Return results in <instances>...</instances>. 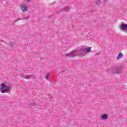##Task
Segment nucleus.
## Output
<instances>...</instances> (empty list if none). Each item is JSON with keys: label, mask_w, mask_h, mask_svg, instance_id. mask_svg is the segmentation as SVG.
Listing matches in <instances>:
<instances>
[{"label": "nucleus", "mask_w": 127, "mask_h": 127, "mask_svg": "<svg viewBox=\"0 0 127 127\" xmlns=\"http://www.w3.org/2000/svg\"><path fill=\"white\" fill-rule=\"evenodd\" d=\"M61 11H63V9H62V10H61Z\"/></svg>", "instance_id": "dca6fc26"}, {"label": "nucleus", "mask_w": 127, "mask_h": 127, "mask_svg": "<svg viewBox=\"0 0 127 127\" xmlns=\"http://www.w3.org/2000/svg\"><path fill=\"white\" fill-rule=\"evenodd\" d=\"M49 78H50V76H49V73H47L46 76V79H47V80H48Z\"/></svg>", "instance_id": "f8f14e48"}, {"label": "nucleus", "mask_w": 127, "mask_h": 127, "mask_svg": "<svg viewBox=\"0 0 127 127\" xmlns=\"http://www.w3.org/2000/svg\"><path fill=\"white\" fill-rule=\"evenodd\" d=\"M124 57V55L122 54V53H119V55L117 56V60H120V59H122Z\"/></svg>", "instance_id": "423d86ee"}, {"label": "nucleus", "mask_w": 127, "mask_h": 127, "mask_svg": "<svg viewBox=\"0 0 127 127\" xmlns=\"http://www.w3.org/2000/svg\"><path fill=\"white\" fill-rule=\"evenodd\" d=\"M64 10L66 12H69V11H70V7H65L64 8Z\"/></svg>", "instance_id": "1a4fd4ad"}, {"label": "nucleus", "mask_w": 127, "mask_h": 127, "mask_svg": "<svg viewBox=\"0 0 127 127\" xmlns=\"http://www.w3.org/2000/svg\"><path fill=\"white\" fill-rule=\"evenodd\" d=\"M120 28L123 31H127V24L125 23L122 24L120 25Z\"/></svg>", "instance_id": "20e7f679"}, {"label": "nucleus", "mask_w": 127, "mask_h": 127, "mask_svg": "<svg viewBox=\"0 0 127 127\" xmlns=\"http://www.w3.org/2000/svg\"><path fill=\"white\" fill-rule=\"evenodd\" d=\"M95 2L96 3H97V4H101V3H102L100 0H96Z\"/></svg>", "instance_id": "9d476101"}, {"label": "nucleus", "mask_w": 127, "mask_h": 127, "mask_svg": "<svg viewBox=\"0 0 127 127\" xmlns=\"http://www.w3.org/2000/svg\"><path fill=\"white\" fill-rule=\"evenodd\" d=\"M10 90V86H7L5 85V84L2 83L1 84V88H0V91L1 93H9Z\"/></svg>", "instance_id": "f03ea898"}, {"label": "nucleus", "mask_w": 127, "mask_h": 127, "mask_svg": "<svg viewBox=\"0 0 127 127\" xmlns=\"http://www.w3.org/2000/svg\"><path fill=\"white\" fill-rule=\"evenodd\" d=\"M29 18V16H28V17H25V18H24V19L27 20V19H28Z\"/></svg>", "instance_id": "ddd939ff"}, {"label": "nucleus", "mask_w": 127, "mask_h": 127, "mask_svg": "<svg viewBox=\"0 0 127 127\" xmlns=\"http://www.w3.org/2000/svg\"><path fill=\"white\" fill-rule=\"evenodd\" d=\"M122 68L121 67H119L118 66H114L113 67V72L115 73H120L121 72Z\"/></svg>", "instance_id": "7ed1b4c3"}, {"label": "nucleus", "mask_w": 127, "mask_h": 127, "mask_svg": "<svg viewBox=\"0 0 127 127\" xmlns=\"http://www.w3.org/2000/svg\"><path fill=\"white\" fill-rule=\"evenodd\" d=\"M27 0V1H29V0Z\"/></svg>", "instance_id": "f3484780"}, {"label": "nucleus", "mask_w": 127, "mask_h": 127, "mask_svg": "<svg viewBox=\"0 0 127 127\" xmlns=\"http://www.w3.org/2000/svg\"><path fill=\"white\" fill-rule=\"evenodd\" d=\"M101 118H102V120H108V115L107 114L103 115L101 116Z\"/></svg>", "instance_id": "6e6552de"}, {"label": "nucleus", "mask_w": 127, "mask_h": 127, "mask_svg": "<svg viewBox=\"0 0 127 127\" xmlns=\"http://www.w3.org/2000/svg\"><path fill=\"white\" fill-rule=\"evenodd\" d=\"M21 9L23 11H26L27 10V7L26 6L23 5L21 6Z\"/></svg>", "instance_id": "39448f33"}, {"label": "nucleus", "mask_w": 127, "mask_h": 127, "mask_svg": "<svg viewBox=\"0 0 127 127\" xmlns=\"http://www.w3.org/2000/svg\"><path fill=\"white\" fill-rule=\"evenodd\" d=\"M31 78H35V75L34 74H31L29 75H27V76L25 77V79H30Z\"/></svg>", "instance_id": "0eeeda50"}, {"label": "nucleus", "mask_w": 127, "mask_h": 127, "mask_svg": "<svg viewBox=\"0 0 127 127\" xmlns=\"http://www.w3.org/2000/svg\"><path fill=\"white\" fill-rule=\"evenodd\" d=\"M99 54H100V53H97L96 54V55H99Z\"/></svg>", "instance_id": "2eb2a0df"}, {"label": "nucleus", "mask_w": 127, "mask_h": 127, "mask_svg": "<svg viewBox=\"0 0 127 127\" xmlns=\"http://www.w3.org/2000/svg\"><path fill=\"white\" fill-rule=\"evenodd\" d=\"M30 106H31V107H37L38 105H37V104H35V103H33V104H30Z\"/></svg>", "instance_id": "9b49d317"}, {"label": "nucleus", "mask_w": 127, "mask_h": 127, "mask_svg": "<svg viewBox=\"0 0 127 127\" xmlns=\"http://www.w3.org/2000/svg\"><path fill=\"white\" fill-rule=\"evenodd\" d=\"M92 47H88L86 48H78L77 49L70 52L66 55V56L70 57H76V56H86L88 53L91 52Z\"/></svg>", "instance_id": "f257e3e1"}, {"label": "nucleus", "mask_w": 127, "mask_h": 127, "mask_svg": "<svg viewBox=\"0 0 127 127\" xmlns=\"http://www.w3.org/2000/svg\"><path fill=\"white\" fill-rule=\"evenodd\" d=\"M9 46H10V47H12V44H10V45H9Z\"/></svg>", "instance_id": "4468645a"}]
</instances>
